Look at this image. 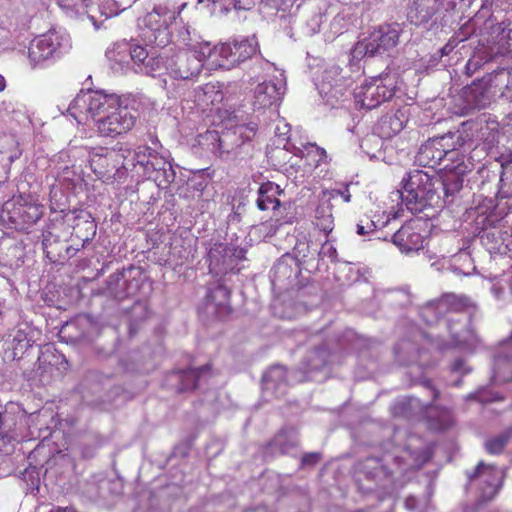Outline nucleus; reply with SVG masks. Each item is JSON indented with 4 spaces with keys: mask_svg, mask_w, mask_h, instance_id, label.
I'll return each mask as SVG.
<instances>
[{
    "mask_svg": "<svg viewBox=\"0 0 512 512\" xmlns=\"http://www.w3.org/2000/svg\"><path fill=\"white\" fill-rule=\"evenodd\" d=\"M508 345L512 348V330L507 340ZM497 370H501L504 367L508 368L509 377H512V356L499 355L495 360Z\"/></svg>",
    "mask_w": 512,
    "mask_h": 512,
    "instance_id": "nucleus-42",
    "label": "nucleus"
},
{
    "mask_svg": "<svg viewBox=\"0 0 512 512\" xmlns=\"http://www.w3.org/2000/svg\"><path fill=\"white\" fill-rule=\"evenodd\" d=\"M376 229L375 222L367 215L360 218L359 222L357 223V233L359 235H367Z\"/></svg>",
    "mask_w": 512,
    "mask_h": 512,
    "instance_id": "nucleus-43",
    "label": "nucleus"
},
{
    "mask_svg": "<svg viewBox=\"0 0 512 512\" xmlns=\"http://www.w3.org/2000/svg\"><path fill=\"white\" fill-rule=\"evenodd\" d=\"M238 132L239 134L246 139H251L255 136L257 131V125L255 123H249L246 125H240L238 126Z\"/></svg>",
    "mask_w": 512,
    "mask_h": 512,
    "instance_id": "nucleus-49",
    "label": "nucleus"
},
{
    "mask_svg": "<svg viewBox=\"0 0 512 512\" xmlns=\"http://www.w3.org/2000/svg\"><path fill=\"white\" fill-rule=\"evenodd\" d=\"M45 213V206L31 193H19L0 208V221L8 228L27 232Z\"/></svg>",
    "mask_w": 512,
    "mask_h": 512,
    "instance_id": "nucleus-3",
    "label": "nucleus"
},
{
    "mask_svg": "<svg viewBox=\"0 0 512 512\" xmlns=\"http://www.w3.org/2000/svg\"><path fill=\"white\" fill-rule=\"evenodd\" d=\"M498 194L502 198H512V160L502 165Z\"/></svg>",
    "mask_w": 512,
    "mask_h": 512,
    "instance_id": "nucleus-38",
    "label": "nucleus"
},
{
    "mask_svg": "<svg viewBox=\"0 0 512 512\" xmlns=\"http://www.w3.org/2000/svg\"><path fill=\"white\" fill-rule=\"evenodd\" d=\"M338 197H341L346 203L351 201V194L348 188H345L344 190H332L329 192V200L336 199Z\"/></svg>",
    "mask_w": 512,
    "mask_h": 512,
    "instance_id": "nucleus-50",
    "label": "nucleus"
},
{
    "mask_svg": "<svg viewBox=\"0 0 512 512\" xmlns=\"http://www.w3.org/2000/svg\"><path fill=\"white\" fill-rule=\"evenodd\" d=\"M281 87L272 81H265L256 86L254 90V108L264 109L277 104L282 97Z\"/></svg>",
    "mask_w": 512,
    "mask_h": 512,
    "instance_id": "nucleus-21",
    "label": "nucleus"
},
{
    "mask_svg": "<svg viewBox=\"0 0 512 512\" xmlns=\"http://www.w3.org/2000/svg\"><path fill=\"white\" fill-rule=\"evenodd\" d=\"M465 174H458L457 171H445L444 176L440 178L438 185L442 186L445 197L455 194L463 187V176Z\"/></svg>",
    "mask_w": 512,
    "mask_h": 512,
    "instance_id": "nucleus-35",
    "label": "nucleus"
},
{
    "mask_svg": "<svg viewBox=\"0 0 512 512\" xmlns=\"http://www.w3.org/2000/svg\"><path fill=\"white\" fill-rule=\"evenodd\" d=\"M204 48L208 53V61L213 67L230 69L255 55L258 50V42L253 34L250 37H243L241 40L213 47L209 41H205Z\"/></svg>",
    "mask_w": 512,
    "mask_h": 512,
    "instance_id": "nucleus-7",
    "label": "nucleus"
},
{
    "mask_svg": "<svg viewBox=\"0 0 512 512\" xmlns=\"http://www.w3.org/2000/svg\"><path fill=\"white\" fill-rule=\"evenodd\" d=\"M61 360H64L63 355L59 354L53 346H44L37 357L39 376L51 372L52 368Z\"/></svg>",
    "mask_w": 512,
    "mask_h": 512,
    "instance_id": "nucleus-30",
    "label": "nucleus"
},
{
    "mask_svg": "<svg viewBox=\"0 0 512 512\" xmlns=\"http://www.w3.org/2000/svg\"><path fill=\"white\" fill-rule=\"evenodd\" d=\"M447 140H451V137L441 136L427 140L420 146L416 162L420 166L430 168L440 165L447 153Z\"/></svg>",
    "mask_w": 512,
    "mask_h": 512,
    "instance_id": "nucleus-16",
    "label": "nucleus"
},
{
    "mask_svg": "<svg viewBox=\"0 0 512 512\" xmlns=\"http://www.w3.org/2000/svg\"><path fill=\"white\" fill-rule=\"evenodd\" d=\"M500 35L502 36V39H505L504 33H501Z\"/></svg>",
    "mask_w": 512,
    "mask_h": 512,
    "instance_id": "nucleus-63",
    "label": "nucleus"
},
{
    "mask_svg": "<svg viewBox=\"0 0 512 512\" xmlns=\"http://www.w3.org/2000/svg\"><path fill=\"white\" fill-rule=\"evenodd\" d=\"M281 189L279 185L273 182H266L261 184L258 190V198H257V207L261 211H265L268 209L277 210L281 202L278 199V195L281 194Z\"/></svg>",
    "mask_w": 512,
    "mask_h": 512,
    "instance_id": "nucleus-25",
    "label": "nucleus"
},
{
    "mask_svg": "<svg viewBox=\"0 0 512 512\" xmlns=\"http://www.w3.org/2000/svg\"><path fill=\"white\" fill-rule=\"evenodd\" d=\"M427 224L420 218L407 221L393 235V243L402 252L410 253L424 248Z\"/></svg>",
    "mask_w": 512,
    "mask_h": 512,
    "instance_id": "nucleus-12",
    "label": "nucleus"
},
{
    "mask_svg": "<svg viewBox=\"0 0 512 512\" xmlns=\"http://www.w3.org/2000/svg\"><path fill=\"white\" fill-rule=\"evenodd\" d=\"M450 140H447V153H445V158L443 159L444 171H457L458 174H467L471 168L470 165L465 162L464 154L456 148L451 147L449 143Z\"/></svg>",
    "mask_w": 512,
    "mask_h": 512,
    "instance_id": "nucleus-28",
    "label": "nucleus"
},
{
    "mask_svg": "<svg viewBox=\"0 0 512 512\" xmlns=\"http://www.w3.org/2000/svg\"><path fill=\"white\" fill-rule=\"evenodd\" d=\"M418 506H419V502H418V499L414 496H408L405 498L404 500V507L411 511V512H415L417 511L418 509Z\"/></svg>",
    "mask_w": 512,
    "mask_h": 512,
    "instance_id": "nucleus-52",
    "label": "nucleus"
},
{
    "mask_svg": "<svg viewBox=\"0 0 512 512\" xmlns=\"http://www.w3.org/2000/svg\"><path fill=\"white\" fill-rule=\"evenodd\" d=\"M500 35L502 36V39H505L504 33H501Z\"/></svg>",
    "mask_w": 512,
    "mask_h": 512,
    "instance_id": "nucleus-62",
    "label": "nucleus"
},
{
    "mask_svg": "<svg viewBox=\"0 0 512 512\" xmlns=\"http://www.w3.org/2000/svg\"><path fill=\"white\" fill-rule=\"evenodd\" d=\"M407 119L403 111L397 109L393 113H387L376 124V131L383 139H390L400 133Z\"/></svg>",
    "mask_w": 512,
    "mask_h": 512,
    "instance_id": "nucleus-20",
    "label": "nucleus"
},
{
    "mask_svg": "<svg viewBox=\"0 0 512 512\" xmlns=\"http://www.w3.org/2000/svg\"><path fill=\"white\" fill-rule=\"evenodd\" d=\"M440 177L433 171L415 169L403 179L402 203L412 213L423 212L427 207H439L441 198L437 193L436 184Z\"/></svg>",
    "mask_w": 512,
    "mask_h": 512,
    "instance_id": "nucleus-2",
    "label": "nucleus"
},
{
    "mask_svg": "<svg viewBox=\"0 0 512 512\" xmlns=\"http://www.w3.org/2000/svg\"><path fill=\"white\" fill-rule=\"evenodd\" d=\"M59 44L56 34H36L30 41L28 57L34 65H37L52 56Z\"/></svg>",
    "mask_w": 512,
    "mask_h": 512,
    "instance_id": "nucleus-17",
    "label": "nucleus"
},
{
    "mask_svg": "<svg viewBox=\"0 0 512 512\" xmlns=\"http://www.w3.org/2000/svg\"><path fill=\"white\" fill-rule=\"evenodd\" d=\"M450 425H451L450 421H449V420H447L445 424H442V425L438 426L437 428H438V429H446V428H448Z\"/></svg>",
    "mask_w": 512,
    "mask_h": 512,
    "instance_id": "nucleus-59",
    "label": "nucleus"
},
{
    "mask_svg": "<svg viewBox=\"0 0 512 512\" xmlns=\"http://www.w3.org/2000/svg\"><path fill=\"white\" fill-rule=\"evenodd\" d=\"M395 82L391 77H379L363 84L355 94V101L362 108L371 110L390 100L395 94Z\"/></svg>",
    "mask_w": 512,
    "mask_h": 512,
    "instance_id": "nucleus-9",
    "label": "nucleus"
},
{
    "mask_svg": "<svg viewBox=\"0 0 512 512\" xmlns=\"http://www.w3.org/2000/svg\"><path fill=\"white\" fill-rule=\"evenodd\" d=\"M466 39H467V37H463L461 39H456V38L452 37L451 39H449V41L439 51L440 58L443 56H448L454 50V48L458 45L459 42L465 41Z\"/></svg>",
    "mask_w": 512,
    "mask_h": 512,
    "instance_id": "nucleus-48",
    "label": "nucleus"
},
{
    "mask_svg": "<svg viewBox=\"0 0 512 512\" xmlns=\"http://www.w3.org/2000/svg\"><path fill=\"white\" fill-rule=\"evenodd\" d=\"M321 458L322 455L319 452L305 453L301 457V467L315 466L320 462Z\"/></svg>",
    "mask_w": 512,
    "mask_h": 512,
    "instance_id": "nucleus-46",
    "label": "nucleus"
},
{
    "mask_svg": "<svg viewBox=\"0 0 512 512\" xmlns=\"http://www.w3.org/2000/svg\"><path fill=\"white\" fill-rule=\"evenodd\" d=\"M298 445L296 440L289 438L286 431L281 430L264 446V455L275 457L286 455Z\"/></svg>",
    "mask_w": 512,
    "mask_h": 512,
    "instance_id": "nucleus-26",
    "label": "nucleus"
},
{
    "mask_svg": "<svg viewBox=\"0 0 512 512\" xmlns=\"http://www.w3.org/2000/svg\"><path fill=\"white\" fill-rule=\"evenodd\" d=\"M315 226L326 235L334 228L332 205L329 202H321L315 211Z\"/></svg>",
    "mask_w": 512,
    "mask_h": 512,
    "instance_id": "nucleus-33",
    "label": "nucleus"
},
{
    "mask_svg": "<svg viewBox=\"0 0 512 512\" xmlns=\"http://www.w3.org/2000/svg\"><path fill=\"white\" fill-rule=\"evenodd\" d=\"M215 372L212 363H206L197 368L174 370L167 373L164 386L174 393L194 391L201 381H207L214 377Z\"/></svg>",
    "mask_w": 512,
    "mask_h": 512,
    "instance_id": "nucleus-8",
    "label": "nucleus"
},
{
    "mask_svg": "<svg viewBox=\"0 0 512 512\" xmlns=\"http://www.w3.org/2000/svg\"><path fill=\"white\" fill-rule=\"evenodd\" d=\"M22 152L19 147V142L15 135L2 134L0 135V160L6 161L8 164L13 163L21 156Z\"/></svg>",
    "mask_w": 512,
    "mask_h": 512,
    "instance_id": "nucleus-29",
    "label": "nucleus"
},
{
    "mask_svg": "<svg viewBox=\"0 0 512 512\" xmlns=\"http://www.w3.org/2000/svg\"><path fill=\"white\" fill-rule=\"evenodd\" d=\"M245 253H246V250L239 248V249H235L234 255L239 259H243L245 256Z\"/></svg>",
    "mask_w": 512,
    "mask_h": 512,
    "instance_id": "nucleus-54",
    "label": "nucleus"
},
{
    "mask_svg": "<svg viewBox=\"0 0 512 512\" xmlns=\"http://www.w3.org/2000/svg\"><path fill=\"white\" fill-rule=\"evenodd\" d=\"M55 512H78V511L73 507H65V508L58 507L55 510Z\"/></svg>",
    "mask_w": 512,
    "mask_h": 512,
    "instance_id": "nucleus-55",
    "label": "nucleus"
},
{
    "mask_svg": "<svg viewBox=\"0 0 512 512\" xmlns=\"http://www.w3.org/2000/svg\"><path fill=\"white\" fill-rule=\"evenodd\" d=\"M70 220V240L79 252L95 237L97 224L88 212L82 210L70 211Z\"/></svg>",
    "mask_w": 512,
    "mask_h": 512,
    "instance_id": "nucleus-15",
    "label": "nucleus"
},
{
    "mask_svg": "<svg viewBox=\"0 0 512 512\" xmlns=\"http://www.w3.org/2000/svg\"><path fill=\"white\" fill-rule=\"evenodd\" d=\"M504 51L498 49L497 51H493L491 49V51L488 52L487 56L484 57L485 61H489L491 60L494 56L498 55V54H503ZM483 60L482 57H478L476 55H474L472 58H470L467 63H466V72L467 74L471 75L473 74L477 69H479V67L481 66V61Z\"/></svg>",
    "mask_w": 512,
    "mask_h": 512,
    "instance_id": "nucleus-41",
    "label": "nucleus"
},
{
    "mask_svg": "<svg viewBox=\"0 0 512 512\" xmlns=\"http://www.w3.org/2000/svg\"><path fill=\"white\" fill-rule=\"evenodd\" d=\"M320 358L321 357V361L318 365H315L311 368H309V370H319L321 369L323 366L326 365V358L324 357V351L320 348H316L312 351V358Z\"/></svg>",
    "mask_w": 512,
    "mask_h": 512,
    "instance_id": "nucleus-51",
    "label": "nucleus"
},
{
    "mask_svg": "<svg viewBox=\"0 0 512 512\" xmlns=\"http://www.w3.org/2000/svg\"><path fill=\"white\" fill-rule=\"evenodd\" d=\"M470 482H476L482 503L491 501L504 484L505 471L496 465L480 461L474 471L468 476Z\"/></svg>",
    "mask_w": 512,
    "mask_h": 512,
    "instance_id": "nucleus-10",
    "label": "nucleus"
},
{
    "mask_svg": "<svg viewBox=\"0 0 512 512\" xmlns=\"http://www.w3.org/2000/svg\"><path fill=\"white\" fill-rule=\"evenodd\" d=\"M12 422H8L4 429H0V452L8 454L13 449L15 435L12 430Z\"/></svg>",
    "mask_w": 512,
    "mask_h": 512,
    "instance_id": "nucleus-39",
    "label": "nucleus"
},
{
    "mask_svg": "<svg viewBox=\"0 0 512 512\" xmlns=\"http://www.w3.org/2000/svg\"><path fill=\"white\" fill-rule=\"evenodd\" d=\"M281 224L282 223L279 221V219H271L270 221L261 223L258 226V229L260 232L264 233L265 236H273Z\"/></svg>",
    "mask_w": 512,
    "mask_h": 512,
    "instance_id": "nucleus-44",
    "label": "nucleus"
},
{
    "mask_svg": "<svg viewBox=\"0 0 512 512\" xmlns=\"http://www.w3.org/2000/svg\"><path fill=\"white\" fill-rule=\"evenodd\" d=\"M512 438V426L508 427L501 434L486 440L484 447L488 454L499 455L503 453L506 445Z\"/></svg>",
    "mask_w": 512,
    "mask_h": 512,
    "instance_id": "nucleus-36",
    "label": "nucleus"
},
{
    "mask_svg": "<svg viewBox=\"0 0 512 512\" xmlns=\"http://www.w3.org/2000/svg\"><path fill=\"white\" fill-rule=\"evenodd\" d=\"M128 171H135L138 177L152 180L161 186L168 184L166 167L169 165L164 157L147 145H140L135 149L125 147Z\"/></svg>",
    "mask_w": 512,
    "mask_h": 512,
    "instance_id": "nucleus-6",
    "label": "nucleus"
},
{
    "mask_svg": "<svg viewBox=\"0 0 512 512\" xmlns=\"http://www.w3.org/2000/svg\"><path fill=\"white\" fill-rule=\"evenodd\" d=\"M7 40L6 38L0 34V48L6 49L7 48Z\"/></svg>",
    "mask_w": 512,
    "mask_h": 512,
    "instance_id": "nucleus-56",
    "label": "nucleus"
},
{
    "mask_svg": "<svg viewBox=\"0 0 512 512\" xmlns=\"http://www.w3.org/2000/svg\"><path fill=\"white\" fill-rule=\"evenodd\" d=\"M198 100L206 106H217L224 100V93L218 83H206L197 92Z\"/></svg>",
    "mask_w": 512,
    "mask_h": 512,
    "instance_id": "nucleus-32",
    "label": "nucleus"
},
{
    "mask_svg": "<svg viewBox=\"0 0 512 512\" xmlns=\"http://www.w3.org/2000/svg\"><path fill=\"white\" fill-rule=\"evenodd\" d=\"M438 391H435V398L438 397Z\"/></svg>",
    "mask_w": 512,
    "mask_h": 512,
    "instance_id": "nucleus-60",
    "label": "nucleus"
},
{
    "mask_svg": "<svg viewBox=\"0 0 512 512\" xmlns=\"http://www.w3.org/2000/svg\"><path fill=\"white\" fill-rule=\"evenodd\" d=\"M58 4L72 17L74 14L84 12L89 6V0H58Z\"/></svg>",
    "mask_w": 512,
    "mask_h": 512,
    "instance_id": "nucleus-40",
    "label": "nucleus"
},
{
    "mask_svg": "<svg viewBox=\"0 0 512 512\" xmlns=\"http://www.w3.org/2000/svg\"><path fill=\"white\" fill-rule=\"evenodd\" d=\"M87 112L96 120L98 132L102 136L115 137L130 131L135 125V116L128 107L121 105V99L114 94L92 92L87 99Z\"/></svg>",
    "mask_w": 512,
    "mask_h": 512,
    "instance_id": "nucleus-1",
    "label": "nucleus"
},
{
    "mask_svg": "<svg viewBox=\"0 0 512 512\" xmlns=\"http://www.w3.org/2000/svg\"><path fill=\"white\" fill-rule=\"evenodd\" d=\"M108 289L110 293L119 300L131 297L135 294V290L132 289V282L128 283L124 276L120 274H114L110 277Z\"/></svg>",
    "mask_w": 512,
    "mask_h": 512,
    "instance_id": "nucleus-34",
    "label": "nucleus"
},
{
    "mask_svg": "<svg viewBox=\"0 0 512 512\" xmlns=\"http://www.w3.org/2000/svg\"><path fill=\"white\" fill-rule=\"evenodd\" d=\"M254 512H265L264 510H255Z\"/></svg>",
    "mask_w": 512,
    "mask_h": 512,
    "instance_id": "nucleus-61",
    "label": "nucleus"
},
{
    "mask_svg": "<svg viewBox=\"0 0 512 512\" xmlns=\"http://www.w3.org/2000/svg\"><path fill=\"white\" fill-rule=\"evenodd\" d=\"M67 241V239L43 237V251L50 262L64 264L78 253V248L73 244L68 245Z\"/></svg>",
    "mask_w": 512,
    "mask_h": 512,
    "instance_id": "nucleus-18",
    "label": "nucleus"
},
{
    "mask_svg": "<svg viewBox=\"0 0 512 512\" xmlns=\"http://www.w3.org/2000/svg\"><path fill=\"white\" fill-rule=\"evenodd\" d=\"M138 28L149 30L150 32H162L170 30L171 32H189L190 25L184 23L180 12L176 15L163 7L155 8L143 18L138 20Z\"/></svg>",
    "mask_w": 512,
    "mask_h": 512,
    "instance_id": "nucleus-11",
    "label": "nucleus"
},
{
    "mask_svg": "<svg viewBox=\"0 0 512 512\" xmlns=\"http://www.w3.org/2000/svg\"><path fill=\"white\" fill-rule=\"evenodd\" d=\"M185 48L167 59L165 68L168 74L175 79H193L203 68L204 60H208L207 50L204 48L205 40L200 34H183Z\"/></svg>",
    "mask_w": 512,
    "mask_h": 512,
    "instance_id": "nucleus-4",
    "label": "nucleus"
},
{
    "mask_svg": "<svg viewBox=\"0 0 512 512\" xmlns=\"http://www.w3.org/2000/svg\"><path fill=\"white\" fill-rule=\"evenodd\" d=\"M399 34H368L359 40L351 51L356 60L389 53L398 44Z\"/></svg>",
    "mask_w": 512,
    "mask_h": 512,
    "instance_id": "nucleus-13",
    "label": "nucleus"
},
{
    "mask_svg": "<svg viewBox=\"0 0 512 512\" xmlns=\"http://www.w3.org/2000/svg\"><path fill=\"white\" fill-rule=\"evenodd\" d=\"M70 211L58 213L51 217L45 225L42 237H54L57 239H70Z\"/></svg>",
    "mask_w": 512,
    "mask_h": 512,
    "instance_id": "nucleus-23",
    "label": "nucleus"
},
{
    "mask_svg": "<svg viewBox=\"0 0 512 512\" xmlns=\"http://www.w3.org/2000/svg\"><path fill=\"white\" fill-rule=\"evenodd\" d=\"M301 271L300 261L297 257L284 255L274 266V274L278 278L296 277Z\"/></svg>",
    "mask_w": 512,
    "mask_h": 512,
    "instance_id": "nucleus-31",
    "label": "nucleus"
},
{
    "mask_svg": "<svg viewBox=\"0 0 512 512\" xmlns=\"http://www.w3.org/2000/svg\"><path fill=\"white\" fill-rule=\"evenodd\" d=\"M152 61L159 66V64H163V59L161 57L153 58Z\"/></svg>",
    "mask_w": 512,
    "mask_h": 512,
    "instance_id": "nucleus-58",
    "label": "nucleus"
},
{
    "mask_svg": "<svg viewBox=\"0 0 512 512\" xmlns=\"http://www.w3.org/2000/svg\"><path fill=\"white\" fill-rule=\"evenodd\" d=\"M287 373L288 370L285 366L275 364L270 366L263 379L267 385H273L276 388L282 384L287 385Z\"/></svg>",
    "mask_w": 512,
    "mask_h": 512,
    "instance_id": "nucleus-37",
    "label": "nucleus"
},
{
    "mask_svg": "<svg viewBox=\"0 0 512 512\" xmlns=\"http://www.w3.org/2000/svg\"><path fill=\"white\" fill-rule=\"evenodd\" d=\"M131 58L135 63H143L148 57V51L140 45H133L130 50Z\"/></svg>",
    "mask_w": 512,
    "mask_h": 512,
    "instance_id": "nucleus-45",
    "label": "nucleus"
},
{
    "mask_svg": "<svg viewBox=\"0 0 512 512\" xmlns=\"http://www.w3.org/2000/svg\"><path fill=\"white\" fill-rule=\"evenodd\" d=\"M6 88V80L5 78L0 74V92L4 91Z\"/></svg>",
    "mask_w": 512,
    "mask_h": 512,
    "instance_id": "nucleus-57",
    "label": "nucleus"
},
{
    "mask_svg": "<svg viewBox=\"0 0 512 512\" xmlns=\"http://www.w3.org/2000/svg\"><path fill=\"white\" fill-rule=\"evenodd\" d=\"M94 174L105 183L124 182L128 175L125 147H95L89 152Z\"/></svg>",
    "mask_w": 512,
    "mask_h": 512,
    "instance_id": "nucleus-5",
    "label": "nucleus"
},
{
    "mask_svg": "<svg viewBox=\"0 0 512 512\" xmlns=\"http://www.w3.org/2000/svg\"><path fill=\"white\" fill-rule=\"evenodd\" d=\"M34 344L35 340L32 329L29 327L18 328L12 334V341L9 347L12 358L14 360H21Z\"/></svg>",
    "mask_w": 512,
    "mask_h": 512,
    "instance_id": "nucleus-22",
    "label": "nucleus"
},
{
    "mask_svg": "<svg viewBox=\"0 0 512 512\" xmlns=\"http://www.w3.org/2000/svg\"><path fill=\"white\" fill-rule=\"evenodd\" d=\"M294 155L305 159L307 165L313 168L328 162L326 150L315 143L303 144L302 147L296 148Z\"/></svg>",
    "mask_w": 512,
    "mask_h": 512,
    "instance_id": "nucleus-27",
    "label": "nucleus"
},
{
    "mask_svg": "<svg viewBox=\"0 0 512 512\" xmlns=\"http://www.w3.org/2000/svg\"><path fill=\"white\" fill-rule=\"evenodd\" d=\"M230 299L231 290L223 283L209 286L203 301V312L217 319H225L233 312Z\"/></svg>",
    "mask_w": 512,
    "mask_h": 512,
    "instance_id": "nucleus-14",
    "label": "nucleus"
},
{
    "mask_svg": "<svg viewBox=\"0 0 512 512\" xmlns=\"http://www.w3.org/2000/svg\"><path fill=\"white\" fill-rule=\"evenodd\" d=\"M12 421H13V417L10 414H8V413L1 414L0 413V429H4V426L8 422H12Z\"/></svg>",
    "mask_w": 512,
    "mask_h": 512,
    "instance_id": "nucleus-53",
    "label": "nucleus"
},
{
    "mask_svg": "<svg viewBox=\"0 0 512 512\" xmlns=\"http://www.w3.org/2000/svg\"><path fill=\"white\" fill-rule=\"evenodd\" d=\"M261 5L276 11L286 10L290 5V0H261Z\"/></svg>",
    "mask_w": 512,
    "mask_h": 512,
    "instance_id": "nucleus-47",
    "label": "nucleus"
},
{
    "mask_svg": "<svg viewBox=\"0 0 512 512\" xmlns=\"http://www.w3.org/2000/svg\"><path fill=\"white\" fill-rule=\"evenodd\" d=\"M471 306V301L464 295L454 293H444L439 298L429 304L431 308L439 314L460 313L466 311Z\"/></svg>",
    "mask_w": 512,
    "mask_h": 512,
    "instance_id": "nucleus-19",
    "label": "nucleus"
},
{
    "mask_svg": "<svg viewBox=\"0 0 512 512\" xmlns=\"http://www.w3.org/2000/svg\"><path fill=\"white\" fill-rule=\"evenodd\" d=\"M199 4H206L213 16L221 17L227 15L232 5L236 11H247L254 6L253 0H198Z\"/></svg>",
    "mask_w": 512,
    "mask_h": 512,
    "instance_id": "nucleus-24",
    "label": "nucleus"
}]
</instances>
